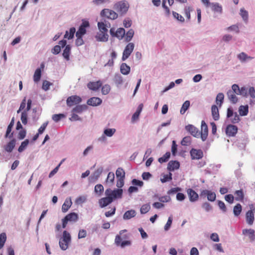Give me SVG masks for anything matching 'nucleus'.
<instances>
[{
  "label": "nucleus",
  "mask_w": 255,
  "mask_h": 255,
  "mask_svg": "<svg viewBox=\"0 0 255 255\" xmlns=\"http://www.w3.org/2000/svg\"><path fill=\"white\" fill-rule=\"evenodd\" d=\"M71 241V237L69 233L67 231H64L62 237L60 239L59 244L60 249L63 251L66 250L68 245Z\"/></svg>",
  "instance_id": "1"
},
{
  "label": "nucleus",
  "mask_w": 255,
  "mask_h": 255,
  "mask_svg": "<svg viewBox=\"0 0 255 255\" xmlns=\"http://www.w3.org/2000/svg\"><path fill=\"white\" fill-rule=\"evenodd\" d=\"M113 8L119 13L121 16H123L127 12L129 8V5L125 1H120L116 3Z\"/></svg>",
  "instance_id": "2"
},
{
  "label": "nucleus",
  "mask_w": 255,
  "mask_h": 255,
  "mask_svg": "<svg viewBox=\"0 0 255 255\" xmlns=\"http://www.w3.org/2000/svg\"><path fill=\"white\" fill-rule=\"evenodd\" d=\"M239 115L237 112H234L233 109L232 107H229L227 109V120L226 122H230V123L236 124L240 121Z\"/></svg>",
  "instance_id": "3"
},
{
  "label": "nucleus",
  "mask_w": 255,
  "mask_h": 255,
  "mask_svg": "<svg viewBox=\"0 0 255 255\" xmlns=\"http://www.w3.org/2000/svg\"><path fill=\"white\" fill-rule=\"evenodd\" d=\"M123 190L122 189H115L112 190L110 188H108L105 191V195L109 196L113 200V202L118 199L122 198Z\"/></svg>",
  "instance_id": "4"
},
{
  "label": "nucleus",
  "mask_w": 255,
  "mask_h": 255,
  "mask_svg": "<svg viewBox=\"0 0 255 255\" xmlns=\"http://www.w3.org/2000/svg\"><path fill=\"white\" fill-rule=\"evenodd\" d=\"M127 232V230H121L120 232V234L117 235L116 236L115 243L117 246H121V248H124L126 246H128L131 245V242L129 241H124L123 242H121L122 238L121 237V235H122L124 233Z\"/></svg>",
  "instance_id": "5"
},
{
  "label": "nucleus",
  "mask_w": 255,
  "mask_h": 255,
  "mask_svg": "<svg viewBox=\"0 0 255 255\" xmlns=\"http://www.w3.org/2000/svg\"><path fill=\"white\" fill-rule=\"evenodd\" d=\"M101 16L107 17L108 19L114 20L117 18L118 14L115 11L109 8H105L101 11Z\"/></svg>",
  "instance_id": "6"
},
{
  "label": "nucleus",
  "mask_w": 255,
  "mask_h": 255,
  "mask_svg": "<svg viewBox=\"0 0 255 255\" xmlns=\"http://www.w3.org/2000/svg\"><path fill=\"white\" fill-rule=\"evenodd\" d=\"M90 26L89 22L88 20H82V22L79 27L76 33V36H83L86 33V28Z\"/></svg>",
  "instance_id": "7"
},
{
  "label": "nucleus",
  "mask_w": 255,
  "mask_h": 255,
  "mask_svg": "<svg viewBox=\"0 0 255 255\" xmlns=\"http://www.w3.org/2000/svg\"><path fill=\"white\" fill-rule=\"evenodd\" d=\"M134 44L131 42L128 43L126 45L123 53L122 61H125L129 57L134 49Z\"/></svg>",
  "instance_id": "8"
},
{
  "label": "nucleus",
  "mask_w": 255,
  "mask_h": 255,
  "mask_svg": "<svg viewBox=\"0 0 255 255\" xmlns=\"http://www.w3.org/2000/svg\"><path fill=\"white\" fill-rule=\"evenodd\" d=\"M82 102L80 97L77 95H73L67 98L66 104L68 107H71L74 105L79 104Z\"/></svg>",
  "instance_id": "9"
},
{
  "label": "nucleus",
  "mask_w": 255,
  "mask_h": 255,
  "mask_svg": "<svg viewBox=\"0 0 255 255\" xmlns=\"http://www.w3.org/2000/svg\"><path fill=\"white\" fill-rule=\"evenodd\" d=\"M185 129L195 137L198 138L200 135V131L196 127L192 125L189 124L186 126Z\"/></svg>",
  "instance_id": "10"
},
{
  "label": "nucleus",
  "mask_w": 255,
  "mask_h": 255,
  "mask_svg": "<svg viewBox=\"0 0 255 255\" xmlns=\"http://www.w3.org/2000/svg\"><path fill=\"white\" fill-rule=\"evenodd\" d=\"M208 135V128L207 124L204 121L201 122V131L200 132V136L203 141H205Z\"/></svg>",
  "instance_id": "11"
},
{
  "label": "nucleus",
  "mask_w": 255,
  "mask_h": 255,
  "mask_svg": "<svg viewBox=\"0 0 255 255\" xmlns=\"http://www.w3.org/2000/svg\"><path fill=\"white\" fill-rule=\"evenodd\" d=\"M192 159H200L203 157V152L201 149L192 148L190 151Z\"/></svg>",
  "instance_id": "12"
},
{
  "label": "nucleus",
  "mask_w": 255,
  "mask_h": 255,
  "mask_svg": "<svg viewBox=\"0 0 255 255\" xmlns=\"http://www.w3.org/2000/svg\"><path fill=\"white\" fill-rule=\"evenodd\" d=\"M238 127L233 125H228L226 128V133L229 136H234L238 131Z\"/></svg>",
  "instance_id": "13"
},
{
  "label": "nucleus",
  "mask_w": 255,
  "mask_h": 255,
  "mask_svg": "<svg viewBox=\"0 0 255 255\" xmlns=\"http://www.w3.org/2000/svg\"><path fill=\"white\" fill-rule=\"evenodd\" d=\"M242 234L245 236H248L251 242L255 240V231L252 229H245L242 231Z\"/></svg>",
  "instance_id": "14"
},
{
  "label": "nucleus",
  "mask_w": 255,
  "mask_h": 255,
  "mask_svg": "<svg viewBox=\"0 0 255 255\" xmlns=\"http://www.w3.org/2000/svg\"><path fill=\"white\" fill-rule=\"evenodd\" d=\"M211 6V9L214 13H217L219 14L223 13V9L221 4L218 2H211L209 5Z\"/></svg>",
  "instance_id": "15"
},
{
  "label": "nucleus",
  "mask_w": 255,
  "mask_h": 255,
  "mask_svg": "<svg viewBox=\"0 0 255 255\" xmlns=\"http://www.w3.org/2000/svg\"><path fill=\"white\" fill-rule=\"evenodd\" d=\"M95 38L97 41L107 42L109 39L108 33L99 31L95 35Z\"/></svg>",
  "instance_id": "16"
},
{
  "label": "nucleus",
  "mask_w": 255,
  "mask_h": 255,
  "mask_svg": "<svg viewBox=\"0 0 255 255\" xmlns=\"http://www.w3.org/2000/svg\"><path fill=\"white\" fill-rule=\"evenodd\" d=\"M187 193L190 202H194L198 199L199 195L193 189L191 188L188 189Z\"/></svg>",
  "instance_id": "17"
},
{
  "label": "nucleus",
  "mask_w": 255,
  "mask_h": 255,
  "mask_svg": "<svg viewBox=\"0 0 255 255\" xmlns=\"http://www.w3.org/2000/svg\"><path fill=\"white\" fill-rule=\"evenodd\" d=\"M102 100L98 97H92L88 99L87 101L88 105L91 106H98L101 104Z\"/></svg>",
  "instance_id": "18"
},
{
  "label": "nucleus",
  "mask_w": 255,
  "mask_h": 255,
  "mask_svg": "<svg viewBox=\"0 0 255 255\" xmlns=\"http://www.w3.org/2000/svg\"><path fill=\"white\" fill-rule=\"evenodd\" d=\"M180 167V163L177 160H171L167 165V169L170 171H173Z\"/></svg>",
  "instance_id": "19"
},
{
  "label": "nucleus",
  "mask_w": 255,
  "mask_h": 255,
  "mask_svg": "<svg viewBox=\"0 0 255 255\" xmlns=\"http://www.w3.org/2000/svg\"><path fill=\"white\" fill-rule=\"evenodd\" d=\"M14 123V118H12L10 123L8 125L4 135L5 138H11L13 136V132H11V130Z\"/></svg>",
  "instance_id": "20"
},
{
  "label": "nucleus",
  "mask_w": 255,
  "mask_h": 255,
  "mask_svg": "<svg viewBox=\"0 0 255 255\" xmlns=\"http://www.w3.org/2000/svg\"><path fill=\"white\" fill-rule=\"evenodd\" d=\"M16 140L12 138L9 142L4 146V149L5 151L10 153L12 151L16 144Z\"/></svg>",
  "instance_id": "21"
},
{
  "label": "nucleus",
  "mask_w": 255,
  "mask_h": 255,
  "mask_svg": "<svg viewBox=\"0 0 255 255\" xmlns=\"http://www.w3.org/2000/svg\"><path fill=\"white\" fill-rule=\"evenodd\" d=\"M102 85V83L101 81H98L97 82H90L87 84L88 88L93 91L98 90Z\"/></svg>",
  "instance_id": "22"
},
{
  "label": "nucleus",
  "mask_w": 255,
  "mask_h": 255,
  "mask_svg": "<svg viewBox=\"0 0 255 255\" xmlns=\"http://www.w3.org/2000/svg\"><path fill=\"white\" fill-rule=\"evenodd\" d=\"M113 202V200L109 196L102 198L99 200V203L101 208H104Z\"/></svg>",
  "instance_id": "23"
},
{
  "label": "nucleus",
  "mask_w": 255,
  "mask_h": 255,
  "mask_svg": "<svg viewBox=\"0 0 255 255\" xmlns=\"http://www.w3.org/2000/svg\"><path fill=\"white\" fill-rule=\"evenodd\" d=\"M227 96L231 103L233 104H236L238 101V98L236 96L235 93L231 90L228 91L227 93Z\"/></svg>",
  "instance_id": "24"
},
{
  "label": "nucleus",
  "mask_w": 255,
  "mask_h": 255,
  "mask_svg": "<svg viewBox=\"0 0 255 255\" xmlns=\"http://www.w3.org/2000/svg\"><path fill=\"white\" fill-rule=\"evenodd\" d=\"M88 107L86 105H78L72 110V113L81 114L83 111L87 110Z\"/></svg>",
  "instance_id": "25"
},
{
  "label": "nucleus",
  "mask_w": 255,
  "mask_h": 255,
  "mask_svg": "<svg viewBox=\"0 0 255 255\" xmlns=\"http://www.w3.org/2000/svg\"><path fill=\"white\" fill-rule=\"evenodd\" d=\"M71 48V46L70 44H68L66 46L63 50L62 56L67 61H69L70 60Z\"/></svg>",
  "instance_id": "26"
},
{
  "label": "nucleus",
  "mask_w": 255,
  "mask_h": 255,
  "mask_svg": "<svg viewBox=\"0 0 255 255\" xmlns=\"http://www.w3.org/2000/svg\"><path fill=\"white\" fill-rule=\"evenodd\" d=\"M246 218L247 222L249 225H252L253 224L255 218L252 210H249L246 213Z\"/></svg>",
  "instance_id": "27"
},
{
  "label": "nucleus",
  "mask_w": 255,
  "mask_h": 255,
  "mask_svg": "<svg viewBox=\"0 0 255 255\" xmlns=\"http://www.w3.org/2000/svg\"><path fill=\"white\" fill-rule=\"evenodd\" d=\"M114 81L117 87H120L123 84V77L119 73H116L114 78Z\"/></svg>",
  "instance_id": "28"
},
{
  "label": "nucleus",
  "mask_w": 255,
  "mask_h": 255,
  "mask_svg": "<svg viewBox=\"0 0 255 255\" xmlns=\"http://www.w3.org/2000/svg\"><path fill=\"white\" fill-rule=\"evenodd\" d=\"M212 116L215 121H218L219 119V110L217 106L215 105H212L211 107Z\"/></svg>",
  "instance_id": "29"
},
{
  "label": "nucleus",
  "mask_w": 255,
  "mask_h": 255,
  "mask_svg": "<svg viewBox=\"0 0 255 255\" xmlns=\"http://www.w3.org/2000/svg\"><path fill=\"white\" fill-rule=\"evenodd\" d=\"M64 218L68 222H76L78 219V215L77 214L72 212L67 215Z\"/></svg>",
  "instance_id": "30"
},
{
  "label": "nucleus",
  "mask_w": 255,
  "mask_h": 255,
  "mask_svg": "<svg viewBox=\"0 0 255 255\" xmlns=\"http://www.w3.org/2000/svg\"><path fill=\"white\" fill-rule=\"evenodd\" d=\"M120 71L123 75H127L130 72V67L126 63H123L120 66Z\"/></svg>",
  "instance_id": "31"
},
{
  "label": "nucleus",
  "mask_w": 255,
  "mask_h": 255,
  "mask_svg": "<svg viewBox=\"0 0 255 255\" xmlns=\"http://www.w3.org/2000/svg\"><path fill=\"white\" fill-rule=\"evenodd\" d=\"M136 215V212L134 210H130L126 211L124 215L123 219L124 220H129L131 218L135 217Z\"/></svg>",
  "instance_id": "32"
},
{
  "label": "nucleus",
  "mask_w": 255,
  "mask_h": 255,
  "mask_svg": "<svg viewBox=\"0 0 255 255\" xmlns=\"http://www.w3.org/2000/svg\"><path fill=\"white\" fill-rule=\"evenodd\" d=\"M239 113L241 116H247L249 113V106L248 105L245 106H240L239 108Z\"/></svg>",
  "instance_id": "33"
},
{
  "label": "nucleus",
  "mask_w": 255,
  "mask_h": 255,
  "mask_svg": "<svg viewBox=\"0 0 255 255\" xmlns=\"http://www.w3.org/2000/svg\"><path fill=\"white\" fill-rule=\"evenodd\" d=\"M143 107V105L142 104H140L138 105L136 111L132 116V118H131L132 121H135L136 120H137L139 116L142 111Z\"/></svg>",
  "instance_id": "34"
},
{
  "label": "nucleus",
  "mask_w": 255,
  "mask_h": 255,
  "mask_svg": "<svg viewBox=\"0 0 255 255\" xmlns=\"http://www.w3.org/2000/svg\"><path fill=\"white\" fill-rule=\"evenodd\" d=\"M76 32V29L75 27H73L70 28L69 32L67 30L65 32V34L64 35V38H67L68 39H72L73 38L74 34Z\"/></svg>",
  "instance_id": "35"
},
{
  "label": "nucleus",
  "mask_w": 255,
  "mask_h": 255,
  "mask_svg": "<svg viewBox=\"0 0 255 255\" xmlns=\"http://www.w3.org/2000/svg\"><path fill=\"white\" fill-rule=\"evenodd\" d=\"M240 14L243 20L245 23H248L249 19V13L248 11L245 10L244 8H242L240 9Z\"/></svg>",
  "instance_id": "36"
},
{
  "label": "nucleus",
  "mask_w": 255,
  "mask_h": 255,
  "mask_svg": "<svg viewBox=\"0 0 255 255\" xmlns=\"http://www.w3.org/2000/svg\"><path fill=\"white\" fill-rule=\"evenodd\" d=\"M235 195L236 201H242L244 200V194L242 189L236 190L235 192Z\"/></svg>",
  "instance_id": "37"
},
{
  "label": "nucleus",
  "mask_w": 255,
  "mask_h": 255,
  "mask_svg": "<svg viewBox=\"0 0 255 255\" xmlns=\"http://www.w3.org/2000/svg\"><path fill=\"white\" fill-rule=\"evenodd\" d=\"M242 211V206L240 203H238L233 208V213L235 216L238 217L241 213Z\"/></svg>",
  "instance_id": "38"
},
{
  "label": "nucleus",
  "mask_w": 255,
  "mask_h": 255,
  "mask_svg": "<svg viewBox=\"0 0 255 255\" xmlns=\"http://www.w3.org/2000/svg\"><path fill=\"white\" fill-rule=\"evenodd\" d=\"M41 77V70L40 68H37L35 71L33 75V81L35 83H37L40 80Z\"/></svg>",
  "instance_id": "39"
},
{
  "label": "nucleus",
  "mask_w": 255,
  "mask_h": 255,
  "mask_svg": "<svg viewBox=\"0 0 255 255\" xmlns=\"http://www.w3.org/2000/svg\"><path fill=\"white\" fill-rule=\"evenodd\" d=\"M134 31L133 29H130L127 33H125V41L128 42L130 41L134 35Z\"/></svg>",
  "instance_id": "40"
},
{
  "label": "nucleus",
  "mask_w": 255,
  "mask_h": 255,
  "mask_svg": "<svg viewBox=\"0 0 255 255\" xmlns=\"http://www.w3.org/2000/svg\"><path fill=\"white\" fill-rule=\"evenodd\" d=\"M170 155L171 154L170 152H166L162 157L158 158V161L160 163L166 162L170 158Z\"/></svg>",
  "instance_id": "41"
},
{
  "label": "nucleus",
  "mask_w": 255,
  "mask_h": 255,
  "mask_svg": "<svg viewBox=\"0 0 255 255\" xmlns=\"http://www.w3.org/2000/svg\"><path fill=\"white\" fill-rule=\"evenodd\" d=\"M103 171V168L102 167H100L98 168L93 174L92 175L91 177L95 180H97L99 177L100 176Z\"/></svg>",
  "instance_id": "42"
},
{
  "label": "nucleus",
  "mask_w": 255,
  "mask_h": 255,
  "mask_svg": "<svg viewBox=\"0 0 255 255\" xmlns=\"http://www.w3.org/2000/svg\"><path fill=\"white\" fill-rule=\"evenodd\" d=\"M190 105V102L189 101H186L182 105L181 108L180 109V114L181 115H183L186 111L189 109Z\"/></svg>",
  "instance_id": "43"
},
{
  "label": "nucleus",
  "mask_w": 255,
  "mask_h": 255,
  "mask_svg": "<svg viewBox=\"0 0 255 255\" xmlns=\"http://www.w3.org/2000/svg\"><path fill=\"white\" fill-rule=\"evenodd\" d=\"M116 129L114 128H107L104 130L103 133L107 136L111 137L116 132Z\"/></svg>",
  "instance_id": "44"
},
{
  "label": "nucleus",
  "mask_w": 255,
  "mask_h": 255,
  "mask_svg": "<svg viewBox=\"0 0 255 255\" xmlns=\"http://www.w3.org/2000/svg\"><path fill=\"white\" fill-rule=\"evenodd\" d=\"M116 37L119 39H122L125 35V30L124 28H119L116 31Z\"/></svg>",
  "instance_id": "45"
},
{
  "label": "nucleus",
  "mask_w": 255,
  "mask_h": 255,
  "mask_svg": "<svg viewBox=\"0 0 255 255\" xmlns=\"http://www.w3.org/2000/svg\"><path fill=\"white\" fill-rule=\"evenodd\" d=\"M66 118L64 114H54L52 117V119L56 123L59 122L62 119Z\"/></svg>",
  "instance_id": "46"
},
{
  "label": "nucleus",
  "mask_w": 255,
  "mask_h": 255,
  "mask_svg": "<svg viewBox=\"0 0 255 255\" xmlns=\"http://www.w3.org/2000/svg\"><path fill=\"white\" fill-rule=\"evenodd\" d=\"M150 209L149 203L143 204L140 208V212L141 214H144L147 213Z\"/></svg>",
  "instance_id": "47"
},
{
  "label": "nucleus",
  "mask_w": 255,
  "mask_h": 255,
  "mask_svg": "<svg viewBox=\"0 0 255 255\" xmlns=\"http://www.w3.org/2000/svg\"><path fill=\"white\" fill-rule=\"evenodd\" d=\"M116 174L117 178H125V172L121 167H119L116 172Z\"/></svg>",
  "instance_id": "48"
},
{
  "label": "nucleus",
  "mask_w": 255,
  "mask_h": 255,
  "mask_svg": "<svg viewBox=\"0 0 255 255\" xmlns=\"http://www.w3.org/2000/svg\"><path fill=\"white\" fill-rule=\"evenodd\" d=\"M29 142V141L28 139H26L24 141H22L18 148V152H22L23 151L28 145Z\"/></svg>",
  "instance_id": "49"
},
{
  "label": "nucleus",
  "mask_w": 255,
  "mask_h": 255,
  "mask_svg": "<svg viewBox=\"0 0 255 255\" xmlns=\"http://www.w3.org/2000/svg\"><path fill=\"white\" fill-rule=\"evenodd\" d=\"M224 99V95L223 93H219V94H218V95H217V97H216V104L217 105L219 104L220 106H221L223 103Z\"/></svg>",
  "instance_id": "50"
},
{
  "label": "nucleus",
  "mask_w": 255,
  "mask_h": 255,
  "mask_svg": "<svg viewBox=\"0 0 255 255\" xmlns=\"http://www.w3.org/2000/svg\"><path fill=\"white\" fill-rule=\"evenodd\" d=\"M106 25L105 24V22L103 21H100L98 22V27L99 31L103 32H108V28H106Z\"/></svg>",
  "instance_id": "51"
},
{
  "label": "nucleus",
  "mask_w": 255,
  "mask_h": 255,
  "mask_svg": "<svg viewBox=\"0 0 255 255\" xmlns=\"http://www.w3.org/2000/svg\"><path fill=\"white\" fill-rule=\"evenodd\" d=\"M11 158V155L9 153H0V162L7 161Z\"/></svg>",
  "instance_id": "52"
},
{
  "label": "nucleus",
  "mask_w": 255,
  "mask_h": 255,
  "mask_svg": "<svg viewBox=\"0 0 255 255\" xmlns=\"http://www.w3.org/2000/svg\"><path fill=\"white\" fill-rule=\"evenodd\" d=\"M172 175L170 172H169L168 174H164L163 178H160L161 182L164 183L171 180L172 179Z\"/></svg>",
  "instance_id": "53"
},
{
  "label": "nucleus",
  "mask_w": 255,
  "mask_h": 255,
  "mask_svg": "<svg viewBox=\"0 0 255 255\" xmlns=\"http://www.w3.org/2000/svg\"><path fill=\"white\" fill-rule=\"evenodd\" d=\"M191 142V137L190 136L184 137L181 141V144L182 145L186 146L190 144Z\"/></svg>",
  "instance_id": "54"
},
{
  "label": "nucleus",
  "mask_w": 255,
  "mask_h": 255,
  "mask_svg": "<svg viewBox=\"0 0 255 255\" xmlns=\"http://www.w3.org/2000/svg\"><path fill=\"white\" fill-rule=\"evenodd\" d=\"M6 240V235L4 233L0 234V249H1L4 246V243Z\"/></svg>",
  "instance_id": "55"
},
{
  "label": "nucleus",
  "mask_w": 255,
  "mask_h": 255,
  "mask_svg": "<svg viewBox=\"0 0 255 255\" xmlns=\"http://www.w3.org/2000/svg\"><path fill=\"white\" fill-rule=\"evenodd\" d=\"M104 191V187L102 184H97L95 186V192L99 195Z\"/></svg>",
  "instance_id": "56"
},
{
  "label": "nucleus",
  "mask_w": 255,
  "mask_h": 255,
  "mask_svg": "<svg viewBox=\"0 0 255 255\" xmlns=\"http://www.w3.org/2000/svg\"><path fill=\"white\" fill-rule=\"evenodd\" d=\"M247 54L245 52H241L237 55V58L242 63L247 62Z\"/></svg>",
  "instance_id": "57"
},
{
  "label": "nucleus",
  "mask_w": 255,
  "mask_h": 255,
  "mask_svg": "<svg viewBox=\"0 0 255 255\" xmlns=\"http://www.w3.org/2000/svg\"><path fill=\"white\" fill-rule=\"evenodd\" d=\"M172 217L171 216L168 217L167 222L164 227V229L165 231H168L170 229L172 223Z\"/></svg>",
  "instance_id": "58"
},
{
  "label": "nucleus",
  "mask_w": 255,
  "mask_h": 255,
  "mask_svg": "<svg viewBox=\"0 0 255 255\" xmlns=\"http://www.w3.org/2000/svg\"><path fill=\"white\" fill-rule=\"evenodd\" d=\"M207 197V199L211 202H214L215 201L216 198V194L210 190H209V192Z\"/></svg>",
  "instance_id": "59"
},
{
  "label": "nucleus",
  "mask_w": 255,
  "mask_h": 255,
  "mask_svg": "<svg viewBox=\"0 0 255 255\" xmlns=\"http://www.w3.org/2000/svg\"><path fill=\"white\" fill-rule=\"evenodd\" d=\"M111 90V87L108 84H105L102 87V93L103 95H107Z\"/></svg>",
  "instance_id": "60"
},
{
  "label": "nucleus",
  "mask_w": 255,
  "mask_h": 255,
  "mask_svg": "<svg viewBox=\"0 0 255 255\" xmlns=\"http://www.w3.org/2000/svg\"><path fill=\"white\" fill-rule=\"evenodd\" d=\"M72 204V202L70 201L68 203V202L65 201L62 206V211L63 212L65 213L67 212L68 209L70 208Z\"/></svg>",
  "instance_id": "61"
},
{
  "label": "nucleus",
  "mask_w": 255,
  "mask_h": 255,
  "mask_svg": "<svg viewBox=\"0 0 255 255\" xmlns=\"http://www.w3.org/2000/svg\"><path fill=\"white\" fill-rule=\"evenodd\" d=\"M20 119L23 124L26 125L27 123V113L26 111L22 112Z\"/></svg>",
  "instance_id": "62"
},
{
  "label": "nucleus",
  "mask_w": 255,
  "mask_h": 255,
  "mask_svg": "<svg viewBox=\"0 0 255 255\" xmlns=\"http://www.w3.org/2000/svg\"><path fill=\"white\" fill-rule=\"evenodd\" d=\"M115 180V174L112 172H110L108 173L106 181L107 182H110L112 184L114 183Z\"/></svg>",
  "instance_id": "63"
},
{
  "label": "nucleus",
  "mask_w": 255,
  "mask_h": 255,
  "mask_svg": "<svg viewBox=\"0 0 255 255\" xmlns=\"http://www.w3.org/2000/svg\"><path fill=\"white\" fill-rule=\"evenodd\" d=\"M202 207L207 212L212 210V206L208 202H205L203 203Z\"/></svg>",
  "instance_id": "64"
}]
</instances>
